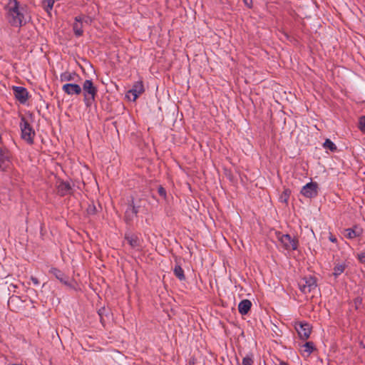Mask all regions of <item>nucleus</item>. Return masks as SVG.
I'll list each match as a JSON object with an SVG mask.
<instances>
[{
	"mask_svg": "<svg viewBox=\"0 0 365 365\" xmlns=\"http://www.w3.org/2000/svg\"><path fill=\"white\" fill-rule=\"evenodd\" d=\"M10 163L11 156L9 150L0 147V170L5 172L9 168Z\"/></svg>",
	"mask_w": 365,
	"mask_h": 365,
	"instance_id": "nucleus-6",
	"label": "nucleus"
},
{
	"mask_svg": "<svg viewBox=\"0 0 365 365\" xmlns=\"http://www.w3.org/2000/svg\"><path fill=\"white\" fill-rule=\"evenodd\" d=\"M62 91L68 96H78L82 92V88L78 83H66L62 86Z\"/></svg>",
	"mask_w": 365,
	"mask_h": 365,
	"instance_id": "nucleus-9",
	"label": "nucleus"
},
{
	"mask_svg": "<svg viewBox=\"0 0 365 365\" xmlns=\"http://www.w3.org/2000/svg\"><path fill=\"white\" fill-rule=\"evenodd\" d=\"M359 128L360 130L365 133V117L363 116L360 118V121H359Z\"/></svg>",
	"mask_w": 365,
	"mask_h": 365,
	"instance_id": "nucleus-30",
	"label": "nucleus"
},
{
	"mask_svg": "<svg viewBox=\"0 0 365 365\" xmlns=\"http://www.w3.org/2000/svg\"><path fill=\"white\" fill-rule=\"evenodd\" d=\"M329 240L332 242H336V238L332 235L329 236Z\"/></svg>",
	"mask_w": 365,
	"mask_h": 365,
	"instance_id": "nucleus-33",
	"label": "nucleus"
},
{
	"mask_svg": "<svg viewBox=\"0 0 365 365\" xmlns=\"http://www.w3.org/2000/svg\"><path fill=\"white\" fill-rule=\"evenodd\" d=\"M322 146L327 153H335L337 151V146L329 139H326Z\"/></svg>",
	"mask_w": 365,
	"mask_h": 365,
	"instance_id": "nucleus-19",
	"label": "nucleus"
},
{
	"mask_svg": "<svg viewBox=\"0 0 365 365\" xmlns=\"http://www.w3.org/2000/svg\"><path fill=\"white\" fill-rule=\"evenodd\" d=\"M73 30L76 36H81L83 35V23L81 21H76L73 25Z\"/></svg>",
	"mask_w": 365,
	"mask_h": 365,
	"instance_id": "nucleus-21",
	"label": "nucleus"
},
{
	"mask_svg": "<svg viewBox=\"0 0 365 365\" xmlns=\"http://www.w3.org/2000/svg\"><path fill=\"white\" fill-rule=\"evenodd\" d=\"M158 194H159L161 197H163V198H165V199L166 198V197H167V195H166V190H165V189L163 187L160 186V187H158Z\"/></svg>",
	"mask_w": 365,
	"mask_h": 365,
	"instance_id": "nucleus-29",
	"label": "nucleus"
},
{
	"mask_svg": "<svg viewBox=\"0 0 365 365\" xmlns=\"http://www.w3.org/2000/svg\"><path fill=\"white\" fill-rule=\"evenodd\" d=\"M144 86L142 81H139L135 82L132 88L128 91L127 96L130 99V96H132V100L135 101L140 95H141L144 92Z\"/></svg>",
	"mask_w": 365,
	"mask_h": 365,
	"instance_id": "nucleus-7",
	"label": "nucleus"
},
{
	"mask_svg": "<svg viewBox=\"0 0 365 365\" xmlns=\"http://www.w3.org/2000/svg\"><path fill=\"white\" fill-rule=\"evenodd\" d=\"M125 240L128 244L133 248L138 247L140 245L139 239L134 235L125 236Z\"/></svg>",
	"mask_w": 365,
	"mask_h": 365,
	"instance_id": "nucleus-20",
	"label": "nucleus"
},
{
	"mask_svg": "<svg viewBox=\"0 0 365 365\" xmlns=\"http://www.w3.org/2000/svg\"><path fill=\"white\" fill-rule=\"evenodd\" d=\"M128 205L132 207V210L135 212V214H138L142 212L144 208V205H143V200L141 199H138L135 200L133 197L129 201Z\"/></svg>",
	"mask_w": 365,
	"mask_h": 365,
	"instance_id": "nucleus-15",
	"label": "nucleus"
},
{
	"mask_svg": "<svg viewBox=\"0 0 365 365\" xmlns=\"http://www.w3.org/2000/svg\"><path fill=\"white\" fill-rule=\"evenodd\" d=\"M252 302L249 299H243L238 304V311L242 315L247 314L250 310Z\"/></svg>",
	"mask_w": 365,
	"mask_h": 365,
	"instance_id": "nucleus-16",
	"label": "nucleus"
},
{
	"mask_svg": "<svg viewBox=\"0 0 365 365\" xmlns=\"http://www.w3.org/2000/svg\"><path fill=\"white\" fill-rule=\"evenodd\" d=\"M301 193L307 197H313L317 195V183H307L304 185L301 191Z\"/></svg>",
	"mask_w": 365,
	"mask_h": 365,
	"instance_id": "nucleus-12",
	"label": "nucleus"
},
{
	"mask_svg": "<svg viewBox=\"0 0 365 365\" xmlns=\"http://www.w3.org/2000/svg\"><path fill=\"white\" fill-rule=\"evenodd\" d=\"M345 269V264H339L335 266L334 269V276L337 277L340 275L341 273L344 272Z\"/></svg>",
	"mask_w": 365,
	"mask_h": 365,
	"instance_id": "nucleus-25",
	"label": "nucleus"
},
{
	"mask_svg": "<svg viewBox=\"0 0 365 365\" xmlns=\"http://www.w3.org/2000/svg\"><path fill=\"white\" fill-rule=\"evenodd\" d=\"M278 365H287L285 362L281 361Z\"/></svg>",
	"mask_w": 365,
	"mask_h": 365,
	"instance_id": "nucleus-35",
	"label": "nucleus"
},
{
	"mask_svg": "<svg viewBox=\"0 0 365 365\" xmlns=\"http://www.w3.org/2000/svg\"><path fill=\"white\" fill-rule=\"evenodd\" d=\"M83 101L87 107H90L94 103L97 96L98 88L94 86L92 80H86L82 85Z\"/></svg>",
	"mask_w": 365,
	"mask_h": 365,
	"instance_id": "nucleus-2",
	"label": "nucleus"
},
{
	"mask_svg": "<svg viewBox=\"0 0 365 365\" xmlns=\"http://www.w3.org/2000/svg\"><path fill=\"white\" fill-rule=\"evenodd\" d=\"M5 19L8 24L15 28H21L26 23V6L18 0H7L4 6Z\"/></svg>",
	"mask_w": 365,
	"mask_h": 365,
	"instance_id": "nucleus-1",
	"label": "nucleus"
},
{
	"mask_svg": "<svg viewBox=\"0 0 365 365\" xmlns=\"http://www.w3.org/2000/svg\"><path fill=\"white\" fill-rule=\"evenodd\" d=\"M138 215L132 210V207L128 205L125 212L124 220L127 224H130L133 220L137 217Z\"/></svg>",
	"mask_w": 365,
	"mask_h": 365,
	"instance_id": "nucleus-18",
	"label": "nucleus"
},
{
	"mask_svg": "<svg viewBox=\"0 0 365 365\" xmlns=\"http://www.w3.org/2000/svg\"><path fill=\"white\" fill-rule=\"evenodd\" d=\"M174 274L177 278H178L180 281L185 279V276L184 274V271L180 265L176 264L173 269Z\"/></svg>",
	"mask_w": 365,
	"mask_h": 365,
	"instance_id": "nucleus-22",
	"label": "nucleus"
},
{
	"mask_svg": "<svg viewBox=\"0 0 365 365\" xmlns=\"http://www.w3.org/2000/svg\"><path fill=\"white\" fill-rule=\"evenodd\" d=\"M244 1L248 7H251V5L248 3V0H244Z\"/></svg>",
	"mask_w": 365,
	"mask_h": 365,
	"instance_id": "nucleus-34",
	"label": "nucleus"
},
{
	"mask_svg": "<svg viewBox=\"0 0 365 365\" xmlns=\"http://www.w3.org/2000/svg\"><path fill=\"white\" fill-rule=\"evenodd\" d=\"M14 93L15 98L22 104H24L29 98V93L27 90L21 86L14 87Z\"/></svg>",
	"mask_w": 365,
	"mask_h": 365,
	"instance_id": "nucleus-11",
	"label": "nucleus"
},
{
	"mask_svg": "<svg viewBox=\"0 0 365 365\" xmlns=\"http://www.w3.org/2000/svg\"><path fill=\"white\" fill-rule=\"evenodd\" d=\"M49 273L52 274L57 279H58L62 284L71 287L69 282V277L66 275L63 272L56 267H52L49 270Z\"/></svg>",
	"mask_w": 365,
	"mask_h": 365,
	"instance_id": "nucleus-13",
	"label": "nucleus"
},
{
	"mask_svg": "<svg viewBox=\"0 0 365 365\" xmlns=\"http://www.w3.org/2000/svg\"><path fill=\"white\" fill-rule=\"evenodd\" d=\"M76 21H81L82 23H85L87 24H90L92 23V19L88 16H78L75 17Z\"/></svg>",
	"mask_w": 365,
	"mask_h": 365,
	"instance_id": "nucleus-24",
	"label": "nucleus"
},
{
	"mask_svg": "<svg viewBox=\"0 0 365 365\" xmlns=\"http://www.w3.org/2000/svg\"><path fill=\"white\" fill-rule=\"evenodd\" d=\"M253 364V359L252 355H247L245 356L242 359V365H252Z\"/></svg>",
	"mask_w": 365,
	"mask_h": 365,
	"instance_id": "nucleus-27",
	"label": "nucleus"
},
{
	"mask_svg": "<svg viewBox=\"0 0 365 365\" xmlns=\"http://www.w3.org/2000/svg\"><path fill=\"white\" fill-rule=\"evenodd\" d=\"M357 258L361 263L365 262V250L357 255Z\"/></svg>",
	"mask_w": 365,
	"mask_h": 365,
	"instance_id": "nucleus-31",
	"label": "nucleus"
},
{
	"mask_svg": "<svg viewBox=\"0 0 365 365\" xmlns=\"http://www.w3.org/2000/svg\"><path fill=\"white\" fill-rule=\"evenodd\" d=\"M97 212L96 207L94 205H89L87 208V214L89 215H95Z\"/></svg>",
	"mask_w": 365,
	"mask_h": 365,
	"instance_id": "nucleus-28",
	"label": "nucleus"
},
{
	"mask_svg": "<svg viewBox=\"0 0 365 365\" xmlns=\"http://www.w3.org/2000/svg\"><path fill=\"white\" fill-rule=\"evenodd\" d=\"M79 78V76L74 71H66L60 75V81L61 82L66 81H76V78Z\"/></svg>",
	"mask_w": 365,
	"mask_h": 365,
	"instance_id": "nucleus-17",
	"label": "nucleus"
},
{
	"mask_svg": "<svg viewBox=\"0 0 365 365\" xmlns=\"http://www.w3.org/2000/svg\"><path fill=\"white\" fill-rule=\"evenodd\" d=\"M54 2V0H42L43 8L48 14L52 10Z\"/></svg>",
	"mask_w": 365,
	"mask_h": 365,
	"instance_id": "nucleus-23",
	"label": "nucleus"
},
{
	"mask_svg": "<svg viewBox=\"0 0 365 365\" xmlns=\"http://www.w3.org/2000/svg\"><path fill=\"white\" fill-rule=\"evenodd\" d=\"M277 238L280 242L282 246L286 250H295L298 247V240L294 237H292L291 235L288 234H281L279 233Z\"/></svg>",
	"mask_w": 365,
	"mask_h": 365,
	"instance_id": "nucleus-4",
	"label": "nucleus"
},
{
	"mask_svg": "<svg viewBox=\"0 0 365 365\" xmlns=\"http://www.w3.org/2000/svg\"><path fill=\"white\" fill-rule=\"evenodd\" d=\"M31 280L34 285L38 286L39 284V281L36 277L32 276L31 277Z\"/></svg>",
	"mask_w": 365,
	"mask_h": 365,
	"instance_id": "nucleus-32",
	"label": "nucleus"
},
{
	"mask_svg": "<svg viewBox=\"0 0 365 365\" xmlns=\"http://www.w3.org/2000/svg\"><path fill=\"white\" fill-rule=\"evenodd\" d=\"M56 189L58 194L63 197L71 194L72 187L68 182L58 180L56 182Z\"/></svg>",
	"mask_w": 365,
	"mask_h": 365,
	"instance_id": "nucleus-8",
	"label": "nucleus"
},
{
	"mask_svg": "<svg viewBox=\"0 0 365 365\" xmlns=\"http://www.w3.org/2000/svg\"><path fill=\"white\" fill-rule=\"evenodd\" d=\"M11 365H22V364H12Z\"/></svg>",
	"mask_w": 365,
	"mask_h": 365,
	"instance_id": "nucleus-36",
	"label": "nucleus"
},
{
	"mask_svg": "<svg viewBox=\"0 0 365 365\" xmlns=\"http://www.w3.org/2000/svg\"><path fill=\"white\" fill-rule=\"evenodd\" d=\"M295 329L302 339H307L311 333V328L308 324L296 323Z\"/></svg>",
	"mask_w": 365,
	"mask_h": 365,
	"instance_id": "nucleus-10",
	"label": "nucleus"
},
{
	"mask_svg": "<svg viewBox=\"0 0 365 365\" xmlns=\"http://www.w3.org/2000/svg\"><path fill=\"white\" fill-rule=\"evenodd\" d=\"M299 285L301 291L305 294L311 292L317 286L316 279L312 277L304 278Z\"/></svg>",
	"mask_w": 365,
	"mask_h": 365,
	"instance_id": "nucleus-5",
	"label": "nucleus"
},
{
	"mask_svg": "<svg viewBox=\"0 0 365 365\" xmlns=\"http://www.w3.org/2000/svg\"><path fill=\"white\" fill-rule=\"evenodd\" d=\"M363 230L358 226H354L352 228H348L344 230V235L349 239H354L362 235Z\"/></svg>",
	"mask_w": 365,
	"mask_h": 365,
	"instance_id": "nucleus-14",
	"label": "nucleus"
},
{
	"mask_svg": "<svg viewBox=\"0 0 365 365\" xmlns=\"http://www.w3.org/2000/svg\"><path fill=\"white\" fill-rule=\"evenodd\" d=\"M304 351L305 352H307L308 354H309L314 349L313 342H312V341L306 342L305 344L304 345Z\"/></svg>",
	"mask_w": 365,
	"mask_h": 365,
	"instance_id": "nucleus-26",
	"label": "nucleus"
},
{
	"mask_svg": "<svg viewBox=\"0 0 365 365\" xmlns=\"http://www.w3.org/2000/svg\"><path fill=\"white\" fill-rule=\"evenodd\" d=\"M20 128L21 131V138L26 141L29 145L34 143L35 131L31 124L25 117H21L20 122Z\"/></svg>",
	"mask_w": 365,
	"mask_h": 365,
	"instance_id": "nucleus-3",
	"label": "nucleus"
}]
</instances>
